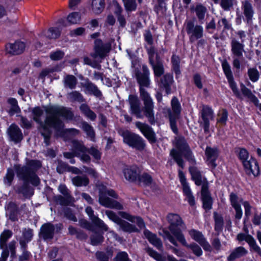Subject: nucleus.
<instances>
[{
	"mask_svg": "<svg viewBox=\"0 0 261 261\" xmlns=\"http://www.w3.org/2000/svg\"><path fill=\"white\" fill-rule=\"evenodd\" d=\"M205 154L207 164L212 168H215L217 166L215 161L217 159L219 154L218 149L216 148L207 147L205 150Z\"/></svg>",
	"mask_w": 261,
	"mask_h": 261,
	"instance_id": "obj_22",
	"label": "nucleus"
},
{
	"mask_svg": "<svg viewBox=\"0 0 261 261\" xmlns=\"http://www.w3.org/2000/svg\"><path fill=\"white\" fill-rule=\"evenodd\" d=\"M41 35L48 39H56L60 36V30L57 27L50 28L47 31H43Z\"/></svg>",
	"mask_w": 261,
	"mask_h": 261,
	"instance_id": "obj_41",
	"label": "nucleus"
},
{
	"mask_svg": "<svg viewBox=\"0 0 261 261\" xmlns=\"http://www.w3.org/2000/svg\"><path fill=\"white\" fill-rule=\"evenodd\" d=\"M238 157L243 165L245 162H247L250 159L248 151L244 148H239Z\"/></svg>",
	"mask_w": 261,
	"mask_h": 261,
	"instance_id": "obj_56",
	"label": "nucleus"
},
{
	"mask_svg": "<svg viewBox=\"0 0 261 261\" xmlns=\"http://www.w3.org/2000/svg\"><path fill=\"white\" fill-rule=\"evenodd\" d=\"M171 110L169 108H165L163 109V113L165 116L168 117L170 127L175 134L178 133V129L176 126V121L179 118L181 112V108L180 102L177 97H173L171 101Z\"/></svg>",
	"mask_w": 261,
	"mask_h": 261,
	"instance_id": "obj_6",
	"label": "nucleus"
},
{
	"mask_svg": "<svg viewBox=\"0 0 261 261\" xmlns=\"http://www.w3.org/2000/svg\"><path fill=\"white\" fill-rule=\"evenodd\" d=\"M135 124L149 142L154 143L156 141L155 134L152 128L148 124L139 121L136 122Z\"/></svg>",
	"mask_w": 261,
	"mask_h": 261,
	"instance_id": "obj_14",
	"label": "nucleus"
},
{
	"mask_svg": "<svg viewBox=\"0 0 261 261\" xmlns=\"http://www.w3.org/2000/svg\"><path fill=\"white\" fill-rule=\"evenodd\" d=\"M135 75L139 85L140 96L143 102L144 107L142 110L140 100L137 96L129 95L128 100L130 113L138 119H142L144 116H145L149 122L151 124H154L156 122L154 117V102L150 95L145 89V88H149L150 86V71L147 66L143 65L142 72L136 69Z\"/></svg>",
	"mask_w": 261,
	"mask_h": 261,
	"instance_id": "obj_1",
	"label": "nucleus"
},
{
	"mask_svg": "<svg viewBox=\"0 0 261 261\" xmlns=\"http://www.w3.org/2000/svg\"><path fill=\"white\" fill-rule=\"evenodd\" d=\"M83 86L89 92L96 97H100L102 95L101 92L98 89L97 86L90 82H86L83 85Z\"/></svg>",
	"mask_w": 261,
	"mask_h": 261,
	"instance_id": "obj_39",
	"label": "nucleus"
},
{
	"mask_svg": "<svg viewBox=\"0 0 261 261\" xmlns=\"http://www.w3.org/2000/svg\"><path fill=\"white\" fill-rule=\"evenodd\" d=\"M114 40L103 42L101 40L97 39L94 41V53L91 54V56L96 59H103L106 57L112 48V42Z\"/></svg>",
	"mask_w": 261,
	"mask_h": 261,
	"instance_id": "obj_10",
	"label": "nucleus"
},
{
	"mask_svg": "<svg viewBox=\"0 0 261 261\" xmlns=\"http://www.w3.org/2000/svg\"><path fill=\"white\" fill-rule=\"evenodd\" d=\"M229 200L231 206L234 208L236 212L235 218L240 220L243 215L241 203L243 204L244 202L243 199L241 197H239L236 193L232 192L230 194Z\"/></svg>",
	"mask_w": 261,
	"mask_h": 261,
	"instance_id": "obj_13",
	"label": "nucleus"
},
{
	"mask_svg": "<svg viewBox=\"0 0 261 261\" xmlns=\"http://www.w3.org/2000/svg\"><path fill=\"white\" fill-rule=\"evenodd\" d=\"M231 50L234 57H242L245 52L244 44L233 38L231 40Z\"/></svg>",
	"mask_w": 261,
	"mask_h": 261,
	"instance_id": "obj_24",
	"label": "nucleus"
},
{
	"mask_svg": "<svg viewBox=\"0 0 261 261\" xmlns=\"http://www.w3.org/2000/svg\"><path fill=\"white\" fill-rule=\"evenodd\" d=\"M153 70L155 76L160 77L164 72L163 61L160 59L159 54L156 55V60L149 63Z\"/></svg>",
	"mask_w": 261,
	"mask_h": 261,
	"instance_id": "obj_27",
	"label": "nucleus"
},
{
	"mask_svg": "<svg viewBox=\"0 0 261 261\" xmlns=\"http://www.w3.org/2000/svg\"><path fill=\"white\" fill-rule=\"evenodd\" d=\"M167 218L170 224L169 229L171 232L183 245H186V240L181 230L177 228L178 226H181L183 224V221L180 217L177 214H169Z\"/></svg>",
	"mask_w": 261,
	"mask_h": 261,
	"instance_id": "obj_8",
	"label": "nucleus"
},
{
	"mask_svg": "<svg viewBox=\"0 0 261 261\" xmlns=\"http://www.w3.org/2000/svg\"><path fill=\"white\" fill-rule=\"evenodd\" d=\"M247 252V250L243 247H238L232 251L230 254L228 256L227 259L229 261H231L238 259L245 256Z\"/></svg>",
	"mask_w": 261,
	"mask_h": 261,
	"instance_id": "obj_32",
	"label": "nucleus"
},
{
	"mask_svg": "<svg viewBox=\"0 0 261 261\" xmlns=\"http://www.w3.org/2000/svg\"><path fill=\"white\" fill-rule=\"evenodd\" d=\"M47 115L44 121H42L44 116V110L39 107H36L30 109L32 117L39 125V129L41 135L44 137V143L46 145L49 144L51 135L50 128H53L56 131H60L63 127V122L60 119L62 116L66 119L71 120L73 114L70 109L58 105L47 106L44 109Z\"/></svg>",
	"mask_w": 261,
	"mask_h": 261,
	"instance_id": "obj_2",
	"label": "nucleus"
},
{
	"mask_svg": "<svg viewBox=\"0 0 261 261\" xmlns=\"http://www.w3.org/2000/svg\"><path fill=\"white\" fill-rule=\"evenodd\" d=\"M186 32L189 35V40L193 43L203 36V28L202 26L195 24L194 21L189 20L186 22Z\"/></svg>",
	"mask_w": 261,
	"mask_h": 261,
	"instance_id": "obj_11",
	"label": "nucleus"
},
{
	"mask_svg": "<svg viewBox=\"0 0 261 261\" xmlns=\"http://www.w3.org/2000/svg\"><path fill=\"white\" fill-rule=\"evenodd\" d=\"M182 191L186 199L191 206H194L195 204V198L188 184L182 185Z\"/></svg>",
	"mask_w": 261,
	"mask_h": 261,
	"instance_id": "obj_34",
	"label": "nucleus"
},
{
	"mask_svg": "<svg viewBox=\"0 0 261 261\" xmlns=\"http://www.w3.org/2000/svg\"><path fill=\"white\" fill-rule=\"evenodd\" d=\"M140 184L149 185L152 182L151 177L147 173H143L139 176L137 181Z\"/></svg>",
	"mask_w": 261,
	"mask_h": 261,
	"instance_id": "obj_53",
	"label": "nucleus"
},
{
	"mask_svg": "<svg viewBox=\"0 0 261 261\" xmlns=\"http://www.w3.org/2000/svg\"><path fill=\"white\" fill-rule=\"evenodd\" d=\"M236 0H221L220 5L225 11H229L233 7Z\"/></svg>",
	"mask_w": 261,
	"mask_h": 261,
	"instance_id": "obj_58",
	"label": "nucleus"
},
{
	"mask_svg": "<svg viewBox=\"0 0 261 261\" xmlns=\"http://www.w3.org/2000/svg\"><path fill=\"white\" fill-rule=\"evenodd\" d=\"M63 84L65 88L74 89L77 84V79L73 75H66L64 77Z\"/></svg>",
	"mask_w": 261,
	"mask_h": 261,
	"instance_id": "obj_37",
	"label": "nucleus"
},
{
	"mask_svg": "<svg viewBox=\"0 0 261 261\" xmlns=\"http://www.w3.org/2000/svg\"><path fill=\"white\" fill-rule=\"evenodd\" d=\"M144 234L148 241L156 248L160 250L163 248L162 242L156 234L151 233L147 229L144 231Z\"/></svg>",
	"mask_w": 261,
	"mask_h": 261,
	"instance_id": "obj_28",
	"label": "nucleus"
},
{
	"mask_svg": "<svg viewBox=\"0 0 261 261\" xmlns=\"http://www.w3.org/2000/svg\"><path fill=\"white\" fill-rule=\"evenodd\" d=\"M242 9L248 23L251 21L254 11L251 4L248 1L242 2Z\"/></svg>",
	"mask_w": 261,
	"mask_h": 261,
	"instance_id": "obj_30",
	"label": "nucleus"
},
{
	"mask_svg": "<svg viewBox=\"0 0 261 261\" xmlns=\"http://www.w3.org/2000/svg\"><path fill=\"white\" fill-rule=\"evenodd\" d=\"M13 232L9 229H5L0 234V249L2 250L1 257L5 261L11 253L12 259L16 256V242L14 240L11 241L8 244V240L12 237Z\"/></svg>",
	"mask_w": 261,
	"mask_h": 261,
	"instance_id": "obj_4",
	"label": "nucleus"
},
{
	"mask_svg": "<svg viewBox=\"0 0 261 261\" xmlns=\"http://www.w3.org/2000/svg\"><path fill=\"white\" fill-rule=\"evenodd\" d=\"M82 128L86 133L88 137L92 141H95V132L93 127L87 122L82 123Z\"/></svg>",
	"mask_w": 261,
	"mask_h": 261,
	"instance_id": "obj_40",
	"label": "nucleus"
},
{
	"mask_svg": "<svg viewBox=\"0 0 261 261\" xmlns=\"http://www.w3.org/2000/svg\"><path fill=\"white\" fill-rule=\"evenodd\" d=\"M122 136L123 142L129 146L138 150L145 148L144 140L139 135L126 130L122 133Z\"/></svg>",
	"mask_w": 261,
	"mask_h": 261,
	"instance_id": "obj_9",
	"label": "nucleus"
},
{
	"mask_svg": "<svg viewBox=\"0 0 261 261\" xmlns=\"http://www.w3.org/2000/svg\"><path fill=\"white\" fill-rule=\"evenodd\" d=\"M25 44L21 41H16L14 43L6 45V49L8 53L15 55L21 54L25 48Z\"/></svg>",
	"mask_w": 261,
	"mask_h": 261,
	"instance_id": "obj_23",
	"label": "nucleus"
},
{
	"mask_svg": "<svg viewBox=\"0 0 261 261\" xmlns=\"http://www.w3.org/2000/svg\"><path fill=\"white\" fill-rule=\"evenodd\" d=\"M67 19L70 24H76L81 20V15L78 12H72L68 15Z\"/></svg>",
	"mask_w": 261,
	"mask_h": 261,
	"instance_id": "obj_54",
	"label": "nucleus"
},
{
	"mask_svg": "<svg viewBox=\"0 0 261 261\" xmlns=\"http://www.w3.org/2000/svg\"><path fill=\"white\" fill-rule=\"evenodd\" d=\"M85 212L94 225L105 231L108 230V226L102 220L94 214V211L91 207H87Z\"/></svg>",
	"mask_w": 261,
	"mask_h": 261,
	"instance_id": "obj_21",
	"label": "nucleus"
},
{
	"mask_svg": "<svg viewBox=\"0 0 261 261\" xmlns=\"http://www.w3.org/2000/svg\"><path fill=\"white\" fill-rule=\"evenodd\" d=\"M208 189V184L207 182L203 183L202 186L201 193L204 208L210 210L212 208V199Z\"/></svg>",
	"mask_w": 261,
	"mask_h": 261,
	"instance_id": "obj_19",
	"label": "nucleus"
},
{
	"mask_svg": "<svg viewBox=\"0 0 261 261\" xmlns=\"http://www.w3.org/2000/svg\"><path fill=\"white\" fill-rule=\"evenodd\" d=\"M243 166L247 174H252L254 176H257L259 174V168L258 163L252 156L250 158L247 162L244 163Z\"/></svg>",
	"mask_w": 261,
	"mask_h": 261,
	"instance_id": "obj_15",
	"label": "nucleus"
},
{
	"mask_svg": "<svg viewBox=\"0 0 261 261\" xmlns=\"http://www.w3.org/2000/svg\"><path fill=\"white\" fill-rule=\"evenodd\" d=\"M191 10L194 11L199 21L202 23V20L204 19L205 15L207 12L206 8L201 4H198L195 7H191Z\"/></svg>",
	"mask_w": 261,
	"mask_h": 261,
	"instance_id": "obj_31",
	"label": "nucleus"
},
{
	"mask_svg": "<svg viewBox=\"0 0 261 261\" xmlns=\"http://www.w3.org/2000/svg\"><path fill=\"white\" fill-rule=\"evenodd\" d=\"M14 172L12 169L9 168L7 173L4 177V184L7 186H10L14 179Z\"/></svg>",
	"mask_w": 261,
	"mask_h": 261,
	"instance_id": "obj_52",
	"label": "nucleus"
},
{
	"mask_svg": "<svg viewBox=\"0 0 261 261\" xmlns=\"http://www.w3.org/2000/svg\"><path fill=\"white\" fill-rule=\"evenodd\" d=\"M119 215L122 218L125 219L131 222L136 223L140 228H142L145 227L144 221L140 217H134L125 212H119Z\"/></svg>",
	"mask_w": 261,
	"mask_h": 261,
	"instance_id": "obj_29",
	"label": "nucleus"
},
{
	"mask_svg": "<svg viewBox=\"0 0 261 261\" xmlns=\"http://www.w3.org/2000/svg\"><path fill=\"white\" fill-rule=\"evenodd\" d=\"M54 226L51 223H47L41 226L39 234L40 237L45 240H51L54 237Z\"/></svg>",
	"mask_w": 261,
	"mask_h": 261,
	"instance_id": "obj_26",
	"label": "nucleus"
},
{
	"mask_svg": "<svg viewBox=\"0 0 261 261\" xmlns=\"http://www.w3.org/2000/svg\"><path fill=\"white\" fill-rule=\"evenodd\" d=\"M118 225H119L120 228L125 232L130 233L138 231V229L135 225L122 220H121V222H120Z\"/></svg>",
	"mask_w": 261,
	"mask_h": 261,
	"instance_id": "obj_45",
	"label": "nucleus"
},
{
	"mask_svg": "<svg viewBox=\"0 0 261 261\" xmlns=\"http://www.w3.org/2000/svg\"><path fill=\"white\" fill-rule=\"evenodd\" d=\"M73 184L78 187L86 186L89 183V179L86 176H76L72 179Z\"/></svg>",
	"mask_w": 261,
	"mask_h": 261,
	"instance_id": "obj_50",
	"label": "nucleus"
},
{
	"mask_svg": "<svg viewBox=\"0 0 261 261\" xmlns=\"http://www.w3.org/2000/svg\"><path fill=\"white\" fill-rule=\"evenodd\" d=\"M90 239L93 245H97L103 242V237L101 234L95 232L91 236Z\"/></svg>",
	"mask_w": 261,
	"mask_h": 261,
	"instance_id": "obj_57",
	"label": "nucleus"
},
{
	"mask_svg": "<svg viewBox=\"0 0 261 261\" xmlns=\"http://www.w3.org/2000/svg\"><path fill=\"white\" fill-rule=\"evenodd\" d=\"M171 62L172 63V66L173 69L176 73V74H179L180 73L179 70V63L180 60L179 58L176 55H173L171 59Z\"/></svg>",
	"mask_w": 261,
	"mask_h": 261,
	"instance_id": "obj_60",
	"label": "nucleus"
},
{
	"mask_svg": "<svg viewBox=\"0 0 261 261\" xmlns=\"http://www.w3.org/2000/svg\"><path fill=\"white\" fill-rule=\"evenodd\" d=\"M185 246L187 247L188 248H190L192 250L194 254H195L196 256H199L201 255H202V249L196 243H193L191 245H188L186 243V245H185Z\"/></svg>",
	"mask_w": 261,
	"mask_h": 261,
	"instance_id": "obj_59",
	"label": "nucleus"
},
{
	"mask_svg": "<svg viewBox=\"0 0 261 261\" xmlns=\"http://www.w3.org/2000/svg\"><path fill=\"white\" fill-rule=\"evenodd\" d=\"M81 111L91 121H94L96 118V114L90 110L89 107L85 103L81 105L80 107Z\"/></svg>",
	"mask_w": 261,
	"mask_h": 261,
	"instance_id": "obj_38",
	"label": "nucleus"
},
{
	"mask_svg": "<svg viewBox=\"0 0 261 261\" xmlns=\"http://www.w3.org/2000/svg\"><path fill=\"white\" fill-rule=\"evenodd\" d=\"M57 195L55 196L54 199L57 203L62 205H68L72 202V198L71 196Z\"/></svg>",
	"mask_w": 261,
	"mask_h": 261,
	"instance_id": "obj_47",
	"label": "nucleus"
},
{
	"mask_svg": "<svg viewBox=\"0 0 261 261\" xmlns=\"http://www.w3.org/2000/svg\"><path fill=\"white\" fill-rule=\"evenodd\" d=\"M214 217L215 219V229L218 232V234L222 231L224 221L221 215L216 212L214 213Z\"/></svg>",
	"mask_w": 261,
	"mask_h": 261,
	"instance_id": "obj_43",
	"label": "nucleus"
},
{
	"mask_svg": "<svg viewBox=\"0 0 261 261\" xmlns=\"http://www.w3.org/2000/svg\"><path fill=\"white\" fill-rule=\"evenodd\" d=\"M125 179L129 181H137L140 175L139 169L135 166L127 167L123 169Z\"/></svg>",
	"mask_w": 261,
	"mask_h": 261,
	"instance_id": "obj_20",
	"label": "nucleus"
},
{
	"mask_svg": "<svg viewBox=\"0 0 261 261\" xmlns=\"http://www.w3.org/2000/svg\"><path fill=\"white\" fill-rule=\"evenodd\" d=\"M33 237V231L29 228H23L21 231V236L18 239L20 248L27 247V244L30 242Z\"/></svg>",
	"mask_w": 261,
	"mask_h": 261,
	"instance_id": "obj_25",
	"label": "nucleus"
},
{
	"mask_svg": "<svg viewBox=\"0 0 261 261\" xmlns=\"http://www.w3.org/2000/svg\"><path fill=\"white\" fill-rule=\"evenodd\" d=\"M95 256L98 260L108 261L113 256V250L111 248H107L105 251H97Z\"/></svg>",
	"mask_w": 261,
	"mask_h": 261,
	"instance_id": "obj_35",
	"label": "nucleus"
},
{
	"mask_svg": "<svg viewBox=\"0 0 261 261\" xmlns=\"http://www.w3.org/2000/svg\"><path fill=\"white\" fill-rule=\"evenodd\" d=\"M8 103L10 105V108L9 110V113L10 115H13L16 113H18L20 112V108L18 105L17 100L14 98H10L8 100Z\"/></svg>",
	"mask_w": 261,
	"mask_h": 261,
	"instance_id": "obj_44",
	"label": "nucleus"
},
{
	"mask_svg": "<svg viewBox=\"0 0 261 261\" xmlns=\"http://www.w3.org/2000/svg\"><path fill=\"white\" fill-rule=\"evenodd\" d=\"M192 179L197 186L202 184V177L199 171L195 167H191L189 169Z\"/></svg>",
	"mask_w": 261,
	"mask_h": 261,
	"instance_id": "obj_42",
	"label": "nucleus"
},
{
	"mask_svg": "<svg viewBox=\"0 0 261 261\" xmlns=\"http://www.w3.org/2000/svg\"><path fill=\"white\" fill-rule=\"evenodd\" d=\"M112 7L114 9V13L117 16L122 14L123 9L121 5L118 3L116 0H112L111 3Z\"/></svg>",
	"mask_w": 261,
	"mask_h": 261,
	"instance_id": "obj_64",
	"label": "nucleus"
},
{
	"mask_svg": "<svg viewBox=\"0 0 261 261\" xmlns=\"http://www.w3.org/2000/svg\"><path fill=\"white\" fill-rule=\"evenodd\" d=\"M68 98L71 101H77L81 102L84 101L82 95L78 91H72L67 94Z\"/></svg>",
	"mask_w": 261,
	"mask_h": 261,
	"instance_id": "obj_51",
	"label": "nucleus"
},
{
	"mask_svg": "<svg viewBox=\"0 0 261 261\" xmlns=\"http://www.w3.org/2000/svg\"><path fill=\"white\" fill-rule=\"evenodd\" d=\"M248 75L249 79L252 82H255L258 81L259 77L258 71L255 68H251L248 70Z\"/></svg>",
	"mask_w": 261,
	"mask_h": 261,
	"instance_id": "obj_55",
	"label": "nucleus"
},
{
	"mask_svg": "<svg viewBox=\"0 0 261 261\" xmlns=\"http://www.w3.org/2000/svg\"><path fill=\"white\" fill-rule=\"evenodd\" d=\"M105 213L111 220L117 224H118L122 220L115 213L112 211L107 210Z\"/></svg>",
	"mask_w": 261,
	"mask_h": 261,
	"instance_id": "obj_62",
	"label": "nucleus"
},
{
	"mask_svg": "<svg viewBox=\"0 0 261 261\" xmlns=\"http://www.w3.org/2000/svg\"><path fill=\"white\" fill-rule=\"evenodd\" d=\"M176 145L177 150L172 149L170 151V155L173 157L178 165L183 168L184 164V161L182 159V155H184L188 160H192L193 159L192 152L184 138L179 137L177 138Z\"/></svg>",
	"mask_w": 261,
	"mask_h": 261,
	"instance_id": "obj_5",
	"label": "nucleus"
},
{
	"mask_svg": "<svg viewBox=\"0 0 261 261\" xmlns=\"http://www.w3.org/2000/svg\"><path fill=\"white\" fill-rule=\"evenodd\" d=\"M68 229L70 235H75L77 239H84L87 238V236L81 230L78 229L72 226H69Z\"/></svg>",
	"mask_w": 261,
	"mask_h": 261,
	"instance_id": "obj_48",
	"label": "nucleus"
},
{
	"mask_svg": "<svg viewBox=\"0 0 261 261\" xmlns=\"http://www.w3.org/2000/svg\"><path fill=\"white\" fill-rule=\"evenodd\" d=\"M92 10L95 14H100L105 8V0H91Z\"/></svg>",
	"mask_w": 261,
	"mask_h": 261,
	"instance_id": "obj_36",
	"label": "nucleus"
},
{
	"mask_svg": "<svg viewBox=\"0 0 261 261\" xmlns=\"http://www.w3.org/2000/svg\"><path fill=\"white\" fill-rule=\"evenodd\" d=\"M173 82V76L169 73L166 74L161 79L162 86L165 89L166 92L168 94L171 92V86Z\"/></svg>",
	"mask_w": 261,
	"mask_h": 261,
	"instance_id": "obj_33",
	"label": "nucleus"
},
{
	"mask_svg": "<svg viewBox=\"0 0 261 261\" xmlns=\"http://www.w3.org/2000/svg\"><path fill=\"white\" fill-rule=\"evenodd\" d=\"M191 238L198 243L206 251L211 252L212 247L205 238L202 232L195 229H191L189 232Z\"/></svg>",
	"mask_w": 261,
	"mask_h": 261,
	"instance_id": "obj_12",
	"label": "nucleus"
},
{
	"mask_svg": "<svg viewBox=\"0 0 261 261\" xmlns=\"http://www.w3.org/2000/svg\"><path fill=\"white\" fill-rule=\"evenodd\" d=\"M201 117L203 120L204 130L205 132H208L210 127V120L214 119L212 109L208 106H203L201 111Z\"/></svg>",
	"mask_w": 261,
	"mask_h": 261,
	"instance_id": "obj_16",
	"label": "nucleus"
},
{
	"mask_svg": "<svg viewBox=\"0 0 261 261\" xmlns=\"http://www.w3.org/2000/svg\"><path fill=\"white\" fill-rule=\"evenodd\" d=\"M107 195L113 198H117V194L113 190H109L106 188L100 190L98 201L101 205L106 207L115 208L117 210L123 209V207L122 204L118 201L108 197L107 196Z\"/></svg>",
	"mask_w": 261,
	"mask_h": 261,
	"instance_id": "obj_7",
	"label": "nucleus"
},
{
	"mask_svg": "<svg viewBox=\"0 0 261 261\" xmlns=\"http://www.w3.org/2000/svg\"><path fill=\"white\" fill-rule=\"evenodd\" d=\"M40 162L36 160H30L25 165L21 166L20 165H15L14 169L17 177L23 180V184L16 188L18 193L22 194L24 196H31L33 195V191L29 185L37 186L40 184V179L37 175L36 171L41 167Z\"/></svg>",
	"mask_w": 261,
	"mask_h": 261,
	"instance_id": "obj_3",
	"label": "nucleus"
},
{
	"mask_svg": "<svg viewBox=\"0 0 261 261\" xmlns=\"http://www.w3.org/2000/svg\"><path fill=\"white\" fill-rule=\"evenodd\" d=\"M7 211L10 212V219L13 221H15L16 217L15 213L17 211L16 204L14 203H10L8 206Z\"/></svg>",
	"mask_w": 261,
	"mask_h": 261,
	"instance_id": "obj_63",
	"label": "nucleus"
},
{
	"mask_svg": "<svg viewBox=\"0 0 261 261\" xmlns=\"http://www.w3.org/2000/svg\"><path fill=\"white\" fill-rule=\"evenodd\" d=\"M237 238L239 241H245L254 251L257 252L258 254H261V248L256 244L255 239L251 235L240 233L237 235Z\"/></svg>",
	"mask_w": 261,
	"mask_h": 261,
	"instance_id": "obj_18",
	"label": "nucleus"
},
{
	"mask_svg": "<svg viewBox=\"0 0 261 261\" xmlns=\"http://www.w3.org/2000/svg\"><path fill=\"white\" fill-rule=\"evenodd\" d=\"M72 147L74 150V152L75 154L79 153L77 151L81 152V153H86L87 151V148L84 145L82 142L77 140H73L72 142Z\"/></svg>",
	"mask_w": 261,
	"mask_h": 261,
	"instance_id": "obj_49",
	"label": "nucleus"
},
{
	"mask_svg": "<svg viewBox=\"0 0 261 261\" xmlns=\"http://www.w3.org/2000/svg\"><path fill=\"white\" fill-rule=\"evenodd\" d=\"M222 65L223 70L227 79H228L233 77V75L229 63L227 61H224L222 63Z\"/></svg>",
	"mask_w": 261,
	"mask_h": 261,
	"instance_id": "obj_61",
	"label": "nucleus"
},
{
	"mask_svg": "<svg viewBox=\"0 0 261 261\" xmlns=\"http://www.w3.org/2000/svg\"><path fill=\"white\" fill-rule=\"evenodd\" d=\"M7 132L10 140L15 143H19L23 139L21 129L15 124H12L8 128Z\"/></svg>",
	"mask_w": 261,
	"mask_h": 261,
	"instance_id": "obj_17",
	"label": "nucleus"
},
{
	"mask_svg": "<svg viewBox=\"0 0 261 261\" xmlns=\"http://www.w3.org/2000/svg\"><path fill=\"white\" fill-rule=\"evenodd\" d=\"M125 10L127 12H130L136 10L137 4L136 0H122Z\"/></svg>",
	"mask_w": 261,
	"mask_h": 261,
	"instance_id": "obj_46",
	"label": "nucleus"
}]
</instances>
